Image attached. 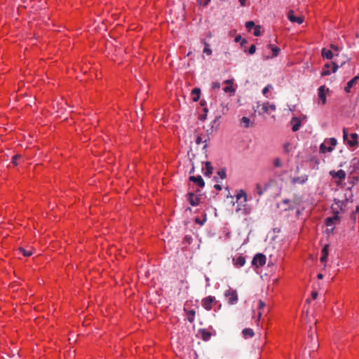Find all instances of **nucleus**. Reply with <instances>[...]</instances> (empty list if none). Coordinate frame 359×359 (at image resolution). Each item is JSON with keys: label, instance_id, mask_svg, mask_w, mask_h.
Wrapping results in <instances>:
<instances>
[{"label": "nucleus", "instance_id": "47", "mask_svg": "<svg viewBox=\"0 0 359 359\" xmlns=\"http://www.w3.org/2000/svg\"><path fill=\"white\" fill-rule=\"evenodd\" d=\"M23 255H24V256H30L32 255V252L31 250H27L24 249Z\"/></svg>", "mask_w": 359, "mask_h": 359}, {"label": "nucleus", "instance_id": "8", "mask_svg": "<svg viewBox=\"0 0 359 359\" xmlns=\"http://www.w3.org/2000/svg\"><path fill=\"white\" fill-rule=\"evenodd\" d=\"M215 300V299L214 297L208 296L203 299L202 305L206 310L209 311L212 309V305Z\"/></svg>", "mask_w": 359, "mask_h": 359}, {"label": "nucleus", "instance_id": "32", "mask_svg": "<svg viewBox=\"0 0 359 359\" xmlns=\"http://www.w3.org/2000/svg\"><path fill=\"white\" fill-rule=\"evenodd\" d=\"M205 43V48L203 49V53L210 55L212 54V50L209 47V45L206 43V42H204Z\"/></svg>", "mask_w": 359, "mask_h": 359}, {"label": "nucleus", "instance_id": "39", "mask_svg": "<svg viewBox=\"0 0 359 359\" xmlns=\"http://www.w3.org/2000/svg\"><path fill=\"white\" fill-rule=\"evenodd\" d=\"M328 245L324 246V248L322 250V255L328 256Z\"/></svg>", "mask_w": 359, "mask_h": 359}, {"label": "nucleus", "instance_id": "50", "mask_svg": "<svg viewBox=\"0 0 359 359\" xmlns=\"http://www.w3.org/2000/svg\"><path fill=\"white\" fill-rule=\"evenodd\" d=\"M242 39H243V38L241 37V35H237V36L235 37V41H236V43H238V42H241Z\"/></svg>", "mask_w": 359, "mask_h": 359}, {"label": "nucleus", "instance_id": "60", "mask_svg": "<svg viewBox=\"0 0 359 359\" xmlns=\"http://www.w3.org/2000/svg\"><path fill=\"white\" fill-rule=\"evenodd\" d=\"M206 115L205 114H204L203 115H201V117H200V119L201 121H204L205 118H206Z\"/></svg>", "mask_w": 359, "mask_h": 359}, {"label": "nucleus", "instance_id": "58", "mask_svg": "<svg viewBox=\"0 0 359 359\" xmlns=\"http://www.w3.org/2000/svg\"><path fill=\"white\" fill-rule=\"evenodd\" d=\"M292 205L291 203L283 204L282 203H281V204H280V205H281V207L283 208V209L285 207H288V206H290V205Z\"/></svg>", "mask_w": 359, "mask_h": 359}, {"label": "nucleus", "instance_id": "42", "mask_svg": "<svg viewBox=\"0 0 359 359\" xmlns=\"http://www.w3.org/2000/svg\"><path fill=\"white\" fill-rule=\"evenodd\" d=\"M286 172H287L286 170H283L280 172L276 171V172H274V175L276 177H280L283 175L285 174Z\"/></svg>", "mask_w": 359, "mask_h": 359}, {"label": "nucleus", "instance_id": "43", "mask_svg": "<svg viewBox=\"0 0 359 359\" xmlns=\"http://www.w3.org/2000/svg\"><path fill=\"white\" fill-rule=\"evenodd\" d=\"M290 143L287 142L283 145V150L285 154H288L290 152L289 149Z\"/></svg>", "mask_w": 359, "mask_h": 359}, {"label": "nucleus", "instance_id": "41", "mask_svg": "<svg viewBox=\"0 0 359 359\" xmlns=\"http://www.w3.org/2000/svg\"><path fill=\"white\" fill-rule=\"evenodd\" d=\"M210 0H198V2L203 6H207L210 3Z\"/></svg>", "mask_w": 359, "mask_h": 359}, {"label": "nucleus", "instance_id": "54", "mask_svg": "<svg viewBox=\"0 0 359 359\" xmlns=\"http://www.w3.org/2000/svg\"><path fill=\"white\" fill-rule=\"evenodd\" d=\"M191 164H192V168H191V170H190V172H189V173H190V174L194 173V170H195L194 163L192 162V163H191Z\"/></svg>", "mask_w": 359, "mask_h": 359}, {"label": "nucleus", "instance_id": "3", "mask_svg": "<svg viewBox=\"0 0 359 359\" xmlns=\"http://www.w3.org/2000/svg\"><path fill=\"white\" fill-rule=\"evenodd\" d=\"M302 203V199L299 197H297V196H294V198L292 200L290 199H284L282 201L283 204H287L291 203L292 205L285 207L283 208V210L288 211V210H292L297 205H299Z\"/></svg>", "mask_w": 359, "mask_h": 359}, {"label": "nucleus", "instance_id": "25", "mask_svg": "<svg viewBox=\"0 0 359 359\" xmlns=\"http://www.w3.org/2000/svg\"><path fill=\"white\" fill-rule=\"evenodd\" d=\"M273 164L275 168H281L283 166V161L279 157H276L273 159Z\"/></svg>", "mask_w": 359, "mask_h": 359}, {"label": "nucleus", "instance_id": "33", "mask_svg": "<svg viewBox=\"0 0 359 359\" xmlns=\"http://www.w3.org/2000/svg\"><path fill=\"white\" fill-rule=\"evenodd\" d=\"M272 88V86L271 84H269L268 86H266L263 90H262V93L264 96L266 97H268L267 96V93L269 92V90Z\"/></svg>", "mask_w": 359, "mask_h": 359}, {"label": "nucleus", "instance_id": "23", "mask_svg": "<svg viewBox=\"0 0 359 359\" xmlns=\"http://www.w3.org/2000/svg\"><path fill=\"white\" fill-rule=\"evenodd\" d=\"M333 148L332 147H327L325 145V143H322L320 146V151L321 153H325V152H331L332 151Z\"/></svg>", "mask_w": 359, "mask_h": 359}, {"label": "nucleus", "instance_id": "57", "mask_svg": "<svg viewBox=\"0 0 359 359\" xmlns=\"http://www.w3.org/2000/svg\"><path fill=\"white\" fill-rule=\"evenodd\" d=\"M245 43H247V41H246V39H243L241 40V45L242 46H244V44H245Z\"/></svg>", "mask_w": 359, "mask_h": 359}, {"label": "nucleus", "instance_id": "63", "mask_svg": "<svg viewBox=\"0 0 359 359\" xmlns=\"http://www.w3.org/2000/svg\"><path fill=\"white\" fill-rule=\"evenodd\" d=\"M261 316H262V312H259V313H258V317H257V320H260Z\"/></svg>", "mask_w": 359, "mask_h": 359}, {"label": "nucleus", "instance_id": "64", "mask_svg": "<svg viewBox=\"0 0 359 359\" xmlns=\"http://www.w3.org/2000/svg\"><path fill=\"white\" fill-rule=\"evenodd\" d=\"M203 111L205 112V114H207V113H208V109H207V108H204V109H203Z\"/></svg>", "mask_w": 359, "mask_h": 359}, {"label": "nucleus", "instance_id": "13", "mask_svg": "<svg viewBox=\"0 0 359 359\" xmlns=\"http://www.w3.org/2000/svg\"><path fill=\"white\" fill-rule=\"evenodd\" d=\"M308 178H309V177L307 175H304L300 177H295L292 179V183L293 184H304L308 180Z\"/></svg>", "mask_w": 359, "mask_h": 359}, {"label": "nucleus", "instance_id": "53", "mask_svg": "<svg viewBox=\"0 0 359 359\" xmlns=\"http://www.w3.org/2000/svg\"><path fill=\"white\" fill-rule=\"evenodd\" d=\"M318 297V292H312V298L313 299H316Z\"/></svg>", "mask_w": 359, "mask_h": 359}, {"label": "nucleus", "instance_id": "14", "mask_svg": "<svg viewBox=\"0 0 359 359\" xmlns=\"http://www.w3.org/2000/svg\"><path fill=\"white\" fill-rule=\"evenodd\" d=\"M359 79V76H354L351 80H350L345 88H344V90L346 92V93H349L350 90H351V88L353 86L354 84H355L357 83V81H358Z\"/></svg>", "mask_w": 359, "mask_h": 359}, {"label": "nucleus", "instance_id": "4", "mask_svg": "<svg viewBox=\"0 0 359 359\" xmlns=\"http://www.w3.org/2000/svg\"><path fill=\"white\" fill-rule=\"evenodd\" d=\"M224 295L227 299L228 303L231 305H233L238 302V297L236 290L230 288L225 291Z\"/></svg>", "mask_w": 359, "mask_h": 359}, {"label": "nucleus", "instance_id": "26", "mask_svg": "<svg viewBox=\"0 0 359 359\" xmlns=\"http://www.w3.org/2000/svg\"><path fill=\"white\" fill-rule=\"evenodd\" d=\"M187 315H188L187 320L190 323H193L194 321V316L196 315V311L194 310H190L187 312Z\"/></svg>", "mask_w": 359, "mask_h": 359}, {"label": "nucleus", "instance_id": "6", "mask_svg": "<svg viewBox=\"0 0 359 359\" xmlns=\"http://www.w3.org/2000/svg\"><path fill=\"white\" fill-rule=\"evenodd\" d=\"M287 18L291 22H293V23L296 22L299 25L302 24L304 22V17L294 15V12L292 10H290L288 11Z\"/></svg>", "mask_w": 359, "mask_h": 359}, {"label": "nucleus", "instance_id": "29", "mask_svg": "<svg viewBox=\"0 0 359 359\" xmlns=\"http://www.w3.org/2000/svg\"><path fill=\"white\" fill-rule=\"evenodd\" d=\"M269 47L271 48V50L273 52V55L272 57H276L278 55V53L280 52V49L276 46V47H273L271 45H269Z\"/></svg>", "mask_w": 359, "mask_h": 359}, {"label": "nucleus", "instance_id": "35", "mask_svg": "<svg viewBox=\"0 0 359 359\" xmlns=\"http://www.w3.org/2000/svg\"><path fill=\"white\" fill-rule=\"evenodd\" d=\"M339 61L337 60H336L335 61H334L332 62V72H336L337 69L339 68Z\"/></svg>", "mask_w": 359, "mask_h": 359}, {"label": "nucleus", "instance_id": "18", "mask_svg": "<svg viewBox=\"0 0 359 359\" xmlns=\"http://www.w3.org/2000/svg\"><path fill=\"white\" fill-rule=\"evenodd\" d=\"M225 83L227 84V86H226L224 88V91L225 93H234L235 92V89L233 88V82L231 80H226L225 81Z\"/></svg>", "mask_w": 359, "mask_h": 359}, {"label": "nucleus", "instance_id": "2", "mask_svg": "<svg viewBox=\"0 0 359 359\" xmlns=\"http://www.w3.org/2000/svg\"><path fill=\"white\" fill-rule=\"evenodd\" d=\"M261 104L259 102H257V106L254 107L255 111H258L259 114L263 115L269 112V109L275 111L276 109L274 104H269L268 102L263 103L262 108L259 109Z\"/></svg>", "mask_w": 359, "mask_h": 359}, {"label": "nucleus", "instance_id": "59", "mask_svg": "<svg viewBox=\"0 0 359 359\" xmlns=\"http://www.w3.org/2000/svg\"><path fill=\"white\" fill-rule=\"evenodd\" d=\"M239 2L242 6H245V0H239Z\"/></svg>", "mask_w": 359, "mask_h": 359}, {"label": "nucleus", "instance_id": "22", "mask_svg": "<svg viewBox=\"0 0 359 359\" xmlns=\"http://www.w3.org/2000/svg\"><path fill=\"white\" fill-rule=\"evenodd\" d=\"M200 333L201 334V337L204 341H208L210 339L211 337V333L205 330H201Z\"/></svg>", "mask_w": 359, "mask_h": 359}, {"label": "nucleus", "instance_id": "17", "mask_svg": "<svg viewBox=\"0 0 359 359\" xmlns=\"http://www.w3.org/2000/svg\"><path fill=\"white\" fill-rule=\"evenodd\" d=\"M191 95L193 96L192 100L194 102H198L200 99L201 90L198 88H195L191 90Z\"/></svg>", "mask_w": 359, "mask_h": 359}, {"label": "nucleus", "instance_id": "10", "mask_svg": "<svg viewBox=\"0 0 359 359\" xmlns=\"http://www.w3.org/2000/svg\"><path fill=\"white\" fill-rule=\"evenodd\" d=\"M330 175L333 178H339L340 181L346 178V172L343 170H339L338 171L331 170L330 172Z\"/></svg>", "mask_w": 359, "mask_h": 359}, {"label": "nucleus", "instance_id": "24", "mask_svg": "<svg viewBox=\"0 0 359 359\" xmlns=\"http://www.w3.org/2000/svg\"><path fill=\"white\" fill-rule=\"evenodd\" d=\"M330 64L327 63L324 65V67L323 69V71L321 72V76H327V75H330Z\"/></svg>", "mask_w": 359, "mask_h": 359}, {"label": "nucleus", "instance_id": "20", "mask_svg": "<svg viewBox=\"0 0 359 359\" xmlns=\"http://www.w3.org/2000/svg\"><path fill=\"white\" fill-rule=\"evenodd\" d=\"M205 171H204V175L205 176H210V175L212 174V167L211 165V163L210 161H206L205 162Z\"/></svg>", "mask_w": 359, "mask_h": 359}, {"label": "nucleus", "instance_id": "28", "mask_svg": "<svg viewBox=\"0 0 359 359\" xmlns=\"http://www.w3.org/2000/svg\"><path fill=\"white\" fill-rule=\"evenodd\" d=\"M243 197L244 198V201H245H245H247V194H246V193H245L244 191L241 190V191H240V192L236 195V198H237L238 200H239V199H241V198H243Z\"/></svg>", "mask_w": 359, "mask_h": 359}, {"label": "nucleus", "instance_id": "46", "mask_svg": "<svg viewBox=\"0 0 359 359\" xmlns=\"http://www.w3.org/2000/svg\"><path fill=\"white\" fill-rule=\"evenodd\" d=\"M212 88L213 89L219 88H220V83L219 82H217V81L213 82L212 84Z\"/></svg>", "mask_w": 359, "mask_h": 359}, {"label": "nucleus", "instance_id": "1", "mask_svg": "<svg viewBox=\"0 0 359 359\" xmlns=\"http://www.w3.org/2000/svg\"><path fill=\"white\" fill-rule=\"evenodd\" d=\"M351 139L348 140V133L346 128L343 129V140L344 142H346L347 144L350 147H355L358 146V134L357 133H351L350 135Z\"/></svg>", "mask_w": 359, "mask_h": 359}, {"label": "nucleus", "instance_id": "51", "mask_svg": "<svg viewBox=\"0 0 359 359\" xmlns=\"http://www.w3.org/2000/svg\"><path fill=\"white\" fill-rule=\"evenodd\" d=\"M327 256L322 255V256L320 257V262H325L327 259Z\"/></svg>", "mask_w": 359, "mask_h": 359}, {"label": "nucleus", "instance_id": "15", "mask_svg": "<svg viewBox=\"0 0 359 359\" xmlns=\"http://www.w3.org/2000/svg\"><path fill=\"white\" fill-rule=\"evenodd\" d=\"M339 217L338 215V212H335L334 213V215L333 217H327L325 220V224L327 226H332L335 221H337L339 220Z\"/></svg>", "mask_w": 359, "mask_h": 359}, {"label": "nucleus", "instance_id": "37", "mask_svg": "<svg viewBox=\"0 0 359 359\" xmlns=\"http://www.w3.org/2000/svg\"><path fill=\"white\" fill-rule=\"evenodd\" d=\"M21 156L20 154H16L13 156L12 158V163H13L14 165H17V160L20 158Z\"/></svg>", "mask_w": 359, "mask_h": 359}, {"label": "nucleus", "instance_id": "48", "mask_svg": "<svg viewBox=\"0 0 359 359\" xmlns=\"http://www.w3.org/2000/svg\"><path fill=\"white\" fill-rule=\"evenodd\" d=\"M264 306H265L264 302L262 300H259V309H262L264 307Z\"/></svg>", "mask_w": 359, "mask_h": 359}, {"label": "nucleus", "instance_id": "61", "mask_svg": "<svg viewBox=\"0 0 359 359\" xmlns=\"http://www.w3.org/2000/svg\"><path fill=\"white\" fill-rule=\"evenodd\" d=\"M317 277H318V279H322L323 276L322 273H319V274H318Z\"/></svg>", "mask_w": 359, "mask_h": 359}, {"label": "nucleus", "instance_id": "36", "mask_svg": "<svg viewBox=\"0 0 359 359\" xmlns=\"http://www.w3.org/2000/svg\"><path fill=\"white\" fill-rule=\"evenodd\" d=\"M217 175L222 178L224 179L226 177V171L224 169H222L217 172Z\"/></svg>", "mask_w": 359, "mask_h": 359}, {"label": "nucleus", "instance_id": "45", "mask_svg": "<svg viewBox=\"0 0 359 359\" xmlns=\"http://www.w3.org/2000/svg\"><path fill=\"white\" fill-rule=\"evenodd\" d=\"M206 142V140L203 141V140H202L201 136H197L196 138V143L198 145L200 144L202 142Z\"/></svg>", "mask_w": 359, "mask_h": 359}, {"label": "nucleus", "instance_id": "9", "mask_svg": "<svg viewBox=\"0 0 359 359\" xmlns=\"http://www.w3.org/2000/svg\"><path fill=\"white\" fill-rule=\"evenodd\" d=\"M187 199L192 206H196L200 203V198L196 196L193 192L188 193Z\"/></svg>", "mask_w": 359, "mask_h": 359}, {"label": "nucleus", "instance_id": "12", "mask_svg": "<svg viewBox=\"0 0 359 359\" xmlns=\"http://www.w3.org/2000/svg\"><path fill=\"white\" fill-rule=\"evenodd\" d=\"M189 180L196 183L198 187L203 188L205 186V182L201 175L190 176Z\"/></svg>", "mask_w": 359, "mask_h": 359}, {"label": "nucleus", "instance_id": "49", "mask_svg": "<svg viewBox=\"0 0 359 359\" xmlns=\"http://www.w3.org/2000/svg\"><path fill=\"white\" fill-rule=\"evenodd\" d=\"M330 48H332V50H333L334 51H338L339 50V47L337 46H335L334 44H331L330 45Z\"/></svg>", "mask_w": 359, "mask_h": 359}, {"label": "nucleus", "instance_id": "5", "mask_svg": "<svg viewBox=\"0 0 359 359\" xmlns=\"http://www.w3.org/2000/svg\"><path fill=\"white\" fill-rule=\"evenodd\" d=\"M266 257L264 255L258 253L252 259V264L257 266H262L266 264Z\"/></svg>", "mask_w": 359, "mask_h": 359}, {"label": "nucleus", "instance_id": "30", "mask_svg": "<svg viewBox=\"0 0 359 359\" xmlns=\"http://www.w3.org/2000/svg\"><path fill=\"white\" fill-rule=\"evenodd\" d=\"M241 122L244 124L245 128H248L250 126V120L249 118L244 116L241 118Z\"/></svg>", "mask_w": 359, "mask_h": 359}, {"label": "nucleus", "instance_id": "21", "mask_svg": "<svg viewBox=\"0 0 359 359\" xmlns=\"http://www.w3.org/2000/svg\"><path fill=\"white\" fill-rule=\"evenodd\" d=\"M243 334L245 338L252 337L255 335L254 331L250 328H245L243 330Z\"/></svg>", "mask_w": 359, "mask_h": 359}, {"label": "nucleus", "instance_id": "40", "mask_svg": "<svg viewBox=\"0 0 359 359\" xmlns=\"http://www.w3.org/2000/svg\"><path fill=\"white\" fill-rule=\"evenodd\" d=\"M328 245L324 246V248L322 250V255L328 256Z\"/></svg>", "mask_w": 359, "mask_h": 359}, {"label": "nucleus", "instance_id": "44", "mask_svg": "<svg viewBox=\"0 0 359 359\" xmlns=\"http://www.w3.org/2000/svg\"><path fill=\"white\" fill-rule=\"evenodd\" d=\"M255 51H256V46H255V45H252L250 47V48H249V50H248L249 53L250 55H252V54H254L255 53Z\"/></svg>", "mask_w": 359, "mask_h": 359}, {"label": "nucleus", "instance_id": "7", "mask_svg": "<svg viewBox=\"0 0 359 359\" xmlns=\"http://www.w3.org/2000/svg\"><path fill=\"white\" fill-rule=\"evenodd\" d=\"M329 89L325 86H321L318 89V98L321 101L322 104H325L327 102L325 93Z\"/></svg>", "mask_w": 359, "mask_h": 359}, {"label": "nucleus", "instance_id": "62", "mask_svg": "<svg viewBox=\"0 0 359 359\" xmlns=\"http://www.w3.org/2000/svg\"><path fill=\"white\" fill-rule=\"evenodd\" d=\"M196 223H198V224H201V225L203 224V222H201V221L199 220V219H198V218H197V219H196Z\"/></svg>", "mask_w": 359, "mask_h": 359}, {"label": "nucleus", "instance_id": "34", "mask_svg": "<svg viewBox=\"0 0 359 359\" xmlns=\"http://www.w3.org/2000/svg\"><path fill=\"white\" fill-rule=\"evenodd\" d=\"M246 28L250 31L252 27H255L253 21H248L245 24Z\"/></svg>", "mask_w": 359, "mask_h": 359}, {"label": "nucleus", "instance_id": "27", "mask_svg": "<svg viewBox=\"0 0 359 359\" xmlns=\"http://www.w3.org/2000/svg\"><path fill=\"white\" fill-rule=\"evenodd\" d=\"M266 189V188L263 189L259 184H257L256 186V191L259 196H261L264 194Z\"/></svg>", "mask_w": 359, "mask_h": 359}, {"label": "nucleus", "instance_id": "11", "mask_svg": "<svg viewBox=\"0 0 359 359\" xmlns=\"http://www.w3.org/2000/svg\"><path fill=\"white\" fill-rule=\"evenodd\" d=\"M290 123L292 126V129L293 132L298 131L302 126V122L297 117H293L290 121Z\"/></svg>", "mask_w": 359, "mask_h": 359}, {"label": "nucleus", "instance_id": "56", "mask_svg": "<svg viewBox=\"0 0 359 359\" xmlns=\"http://www.w3.org/2000/svg\"><path fill=\"white\" fill-rule=\"evenodd\" d=\"M214 187L217 190H222V186L219 184H215Z\"/></svg>", "mask_w": 359, "mask_h": 359}, {"label": "nucleus", "instance_id": "55", "mask_svg": "<svg viewBox=\"0 0 359 359\" xmlns=\"http://www.w3.org/2000/svg\"><path fill=\"white\" fill-rule=\"evenodd\" d=\"M309 332H310L309 337H311V339H313V332L312 328L310 329Z\"/></svg>", "mask_w": 359, "mask_h": 359}, {"label": "nucleus", "instance_id": "31", "mask_svg": "<svg viewBox=\"0 0 359 359\" xmlns=\"http://www.w3.org/2000/svg\"><path fill=\"white\" fill-rule=\"evenodd\" d=\"M325 143L328 144H330L331 146H335L337 144V140L335 138L332 137V138H330L328 140H325Z\"/></svg>", "mask_w": 359, "mask_h": 359}, {"label": "nucleus", "instance_id": "38", "mask_svg": "<svg viewBox=\"0 0 359 359\" xmlns=\"http://www.w3.org/2000/svg\"><path fill=\"white\" fill-rule=\"evenodd\" d=\"M260 34H261L260 27L259 26L255 27L254 35L256 36H258Z\"/></svg>", "mask_w": 359, "mask_h": 359}, {"label": "nucleus", "instance_id": "19", "mask_svg": "<svg viewBox=\"0 0 359 359\" xmlns=\"http://www.w3.org/2000/svg\"><path fill=\"white\" fill-rule=\"evenodd\" d=\"M234 265L236 267H241L245 264V259L243 257H238L236 259H233Z\"/></svg>", "mask_w": 359, "mask_h": 359}, {"label": "nucleus", "instance_id": "16", "mask_svg": "<svg viewBox=\"0 0 359 359\" xmlns=\"http://www.w3.org/2000/svg\"><path fill=\"white\" fill-rule=\"evenodd\" d=\"M321 54L324 58L327 60H331L334 56V53L332 50H327L325 48L322 49Z\"/></svg>", "mask_w": 359, "mask_h": 359}, {"label": "nucleus", "instance_id": "52", "mask_svg": "<svg viewBox=\"0 0 359 359\" xmlns=\"http://www.w3.org/2000/svg\"><path fill=\"white\" fill-rule=\"evenodd\" d=\"M359 163V160L357 158H353L352 160V163L353 164L354 167Z\"/></svg>", "mask_w": 359, "mask_h": 359}]
</instances>
